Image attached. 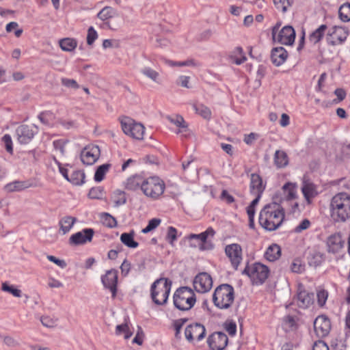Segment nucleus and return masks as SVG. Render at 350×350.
Returning <instances> with one entry per match:
<instances>
[{"label": "nucleus", "mask_w": 350, "mask_h": 350, "mask_svg": "<svg viewBox=\"0 0 350 350\" xmlns=\"http://www.w3.org/2000/svg\"><path fill=\"white\" fill-rule=\"evenodd\" d=\"M284 219V211L280 204L272 202L266 204L260 211L259 224L266 230L278 229Z\"/></svg>", "instance_id": "obj_1"}, {"label": "nucleus", "mask_w": 350, "mask_h": 350, "mask_svg": "<svg viewBox=\"0 0 350 350\" xmlns=\"http://www.w3.org/2000/svg\"><path fill=\"white\" fill-rule=\"evenodd\" d=\"M332 220L335 224H344L350 220V194L341 192L332 197L329 204Z\"/></svg>", "instance_id": "obj_2"}, {"label": "nucleus", "mask_w": 350, "mask_h": 350, "mask_svg": "<svg viewBox=\"0 0 350 350\" xmlns=\"http://www.w3.org/2000/svg\"><path fill=\"white\" fill-rule=\"evenodd\" d=\"M234 299V291L233 287L228 284L218 286L213 295L214 305L221 310L229 308Z\"/></svg>", "instance_id": "obj_3"}, {"label": "nucleus", "mask_w": 350, "mask_h": 350, "mask_svg": "<svg viewBox=\"0 0 350 350\" xmlns=\"http://www.w3.org/2000/svg\"><path fill=\"white\" fill-rule=\"evenodd\" d=\"M174 306L182 311L189 310L196 304V295L193 290L187 286L178 288L174 293Z\"/></svg>", "instance_id": "obj_4"}, {"label": "nucleus", "mask_w": 350, "mask_h": 350, "mask_svg": "<svg viewBox=\"0 0 350 350\" xmlns=\"http://www.w3.org/2000/svg\"><path fill=\"white\" fill-rule=\"evenodd\" d=\"M242 273L247 275L253 284H262L269 277V269L260 262H254L251 265L247 264Z\"/></svg>", "instance_id": "obj_5"}, {"label": "nucleus", "mask_w": 350, "mask_h": 350, "mask_svg": "<svg viewBox=\"0 0 350 350\" xmlns=\"http://www.w3.org/2000/svg\"><path fill=\"white\" fill-rule=\"evenodd\" d=\"M172 286V282L165 278L154 281V304L162 305L166 303Z\"/></svg>", "instance_id": "obj_6"}, {"label": "nucleus", "mask_w": 350, "mask_h": 350, "mask_svg": "<svg viewBox=\"0 0 350 350\" xmlns=\"http://www.w3.org/2000/svg\"><path fill=\"white\" fill-rule=\"evenodd\" d=\"M121 126L123 132L134 139L143 138L145 128L141 123L135 122L133 120L125 118L121 121Z\"/></svg>", "instance_id": "obj_7"}, {"label": "nucleus", "mask_w": 350, "mask_h": 350, "mask_svg": "<svg viewBox=\"0 0 350 350\" xmlns=\"http://www.w3.org/2000/svg\"><path fill=\"white\" fill-rule=\"evenodd\" d=\"M279 27L280 25H276L272 29V36L274 41L285 45L293 44L295 38L294 29L291 26H285L276 35Z\"/></svg>", "instance_id": "obj_8"}, {"label": "nucleus", "mask_w": 350, "mask_h": 350, "mask_svg": "<svg viewBox=\"0 0 350 350\" xmlns=\"http://www.w3.org/2000/svg\"><path fill=\"white\" fill-rule=\"evenodd\" d=\"M101 282L105 288L111 293L112 299H115L118 291V271L115 269L107 270L105 274L101 275Z\"/></svg>", "instance_id": "obj_9"}, {"label": "nucleus", "mask_w": 350, "mask_h": 350, "mask_svg": "<svg viewBox=\"0 0 350 350\" xmlns=\"http://www.w3.org/2000/svg\"><path fill=\"white\" fill-rule=\"evenodd\" d=\"M185 336L189 342L194 340L200 341L206 336L205 327L199 323H195L187 325L185 330Z\"/></svg>", "instance_id": "obj_10"}, {"label": "nucleus", "mask_w": 350, "mask_h": 350, "mask_svg": "<svg viewBox=\"0 0 350 350\" xmlns=\"http://www.w3.org/2000/svg\"><path fill=\"white\" fill-rule=\"evenodd\" d=\"M94 232L93 228H83L81 231L72 234L69 238L68 243L70 245L75 246L84 245L92 241Z\"/></svg>", "instance_id": "obj_11"}, {"label": "nucleus", "mask_w": 350, "mask_h": 350, "mask_svg": "<svg viewBox=\"0 0 350 350\" xmlns=\"http://www.w3.org/2000/svg\"><path fill=\"white\" fill-rule=\"evenodd\" d=\"M212 286V278L206 272L200 273L193 280V287L198 293H206L211 289Z\"/></svg>", "instance_id": "obj_12"}, {"label": "nucleus", "mask_w": 350, "mask_h": 350, "mask_svg": "<svg viewBox=\"0 0 350 350\" xmlns=\"http://www.w3.org/2000/svg\"><path fill=\"white\" fill-rule=\"evenodd\" d=\"M37 132V127L27 124H21L16 129L18 141L21 144H29Z\"/></svg>", "instance_id": "obj_13"}, {"label": "nucleus", "mask_w": 350, "mask_h": 350, "mask_svg": "<svg viewBox=\"0 0 350 350\" xmlns=\"http://www.w3.org/2000/svg\"><path fill=\"white\" fill-rule=\"evenodd\" d=\"M314 329L317 337L324 338L327 336L331 329L329 319L325 315H321L314 321Z\"/></svg>", "instance_id": "obj_14"}, {"label": "nucleus", "mask_w": 350, "mask_h": 350, "mask_svg": "<svg viewBox=\"0 0 350 350\" xmlns=\"http://www.w3.org/2000/svg\"><path fill=\"white\" fill-rule=\"evenodd\" d=\"M225 253L230 258L232 267L237 269L242 260V248L237 243L227 245L225 247Z\"/></svg>", "instance_id": "obj_15"}, {"label": "nucleus", "mask_w": 350, "mask_h": 350, "mask_svg": "<svg viewBox=\"0 0 350 350\" xmlns=\"http://www.w3.org/2000/svg\"><path fill=\"white\" fill-rule=\"evenodd\" d=\"M228 342V336L221 332L213 333L207 340V343L212 350H224Z\"/></svg>", "instance_id": "obj_16"}, {"label": "nucleus", "mask_w": 350, "mask_h": 350, "mask_svg": "<svg viewBox=\"0 0 350 350\" xmlns=\"http://www.w3.org/2000/svg\"><path fill=\"white\" fill-rule=\"evenodd\" d=\"M100 154L98 146H88L85 147L81 153V160L86 165H93L99 158Z\"/></svg>", "instance_id": "obj_17"}, {"label": "nucleus", "mask_w": 350, "mask_h": 350, "mask_svg": "<svg viewBox=\"0 0 350 350\" xmlns=\"http://www.w3.org/2000/svg\"><path fill=\"white\" fill-rule=\"evenodd\" d=\"M329 34L333 39L331 42L332 45L340 44L346 40L349 30L345 27L334 26Z\"/></svg>", "instance_id": "obj_18"}, {"label": "nucleus", "mask_w": 350, "mask_h": 350, "mask_svg": "<svg viewBox=\"0 0 350 350\" xmlns=\"http://www.w3.org/2000/svg\"><path fill=\"white\" fill-rule=\"evenodd\" d=\"M301 191L306 200L308 203H310V200L314 198L318 193L316 186L306 176L303 177Z\"/></svg>", "instance_id": "obj_19"}, {"label": "nucleus", "mask_w": 350, "mask_h": 350, "mask_svg": "<svg viewBox=\"0 0 350 350\" xmlns=\"http://www.w3.org/2000/svg\"><path fill=\"white\" fill-rule=\"evenodd\" d=\"M344 241L339 233L330 235L327 239V251L329 253L336 254L343 247Z\"/></svg>", "instance_id": "obj_20"}, {"label": "nucleus", "mask_w": 350, "mask_h": 350, "mask_svg": "<svg viewBox=\"0 0 350 350\" xmlns=\"http://www.w3.org/2000/svg\"><path fill=\"white\" fill-rule=\"evenodd\" d=\"M265 184L258 174L253 173L250 176V191L251 194H262L265 189Z\"/></svg>", "instance_id": "obj_21"}, {"label": "nucleus", "mask_w": 350, "mask_h": 350, "mask_svg": "<svg viewBox=\"0 0 350 350\" xmlns=\"http://www.w3.org/2000/svg\"><path fill=\"white\" fill-rule=\"evenodd\" d=\"M314 295L305 290L299 291L297 295V304L299 308H307L314 303Z\"/></svg>", "instance_id": "obj_22"}, {"label": "nucleus", "mask_w": 350, "mask_h": 350, "mask_svg": "<svg viewBox=\"0 0 350 350\" xmlns=\"http://www.w3.org/2000/svg\"><path fill=\"white\" fill-rule=\"evenodd\" d=\"M288 57V53L286 49L282 46L273 48L271 51V59L272 63L280 66L284 63Z\"/></svg>", "instance_id": "obj_23"}, {"label": "nucleus", "mask_w": 350, "mask_h": 350, "mask_svg": "<svg viewBox=\"0 0 350 350\" xmlns=\"http://www.w3.org/2000/svg\"><path fill=\"white\" fill-rule=\"evenodd\" d=\"M32 186L30 180H14L5 185V189L8 192L21 191Z\"/></svg>", "instance_id": "obj_24"}, {"label": "nucleus", "mask_w": 350, "mask_h": 350, "mask_svg": "<svg viewBox=\"0 0 350 350\" xmlns=\"http://www.w3.org/2000/svg\"><path fill=\"white\" fill-rule=\"evenodd\" d=\"M135 232L131 230L129 232H123L121 234L120 241L127 247L135 249L139 246V243L135 241Z\"/></svg>", "instance_id": "obj_25"}, {"label": "nucleus", "mask_w": 350, "mask_h": 350, "mask_svg": "<svg viewBox=\"0 0 350 350\" xmlns=\"http://www.w3.org/2000/svg\"><path fill=\"white\" fill-rule=\"evenodd\" d=\"M144 177L140 175L135 174L126 179L125 183V189L131 191H135L140 188Z\"/></svg>", "instance_id": "obj_26"}, {"label": "nucleus", "mask_w": 350, "mask_h": 350, "mask_svg": "<svg viewBox=\"0 0 350 350\" xmlns=\"http://www.w3.org/2000/svg\"><path fill=\"white\" fill-rule=\"evenodd\" d=\"M281 256V248L277 244L271 245L265 254V257L270 262H273L278 259Z\"/></svg>", "instance_id": "obj_27"}, {"label": "nucleus", "mask_w": 350, "mask_h": 350, "mask_svg": "<svg viewBox=\"0 0 350 350\" xmlns=\"http://www.w3.org/2000/svg\"><path fill=\"white\" fill-rule=\"evenodd\" d=\"M85 174L83 170H74L70 175L68 182L73 185L80 186L85 183Z\"/></svg>", "instance_id": "obj_28"}, {"label": "nucleus", "mask_w": 350, "mask_h": 350, "mask_svg": "<svg viewBox=\"0 0 350 350\" xmlns=\"http://www.w3.org/2000/svg\"><path fill=\"white\" fill-rule=\"evenodd\" d=\"M274 163L279 168L286 167L288 163L287 154L282 150H276L274 154Z\"/></svg>", "instance_id": "obj_29"}, {"label": "nucleus", "mask_w": 350, "mask_h": 350, "mask_svg": "<svg viewBox=\"0 0 350 350\" xmlns=\"http://www.w3.org/2000/svg\"><path fill=\"white\" fill-rule=\"evenodd\" d=\"M59 46L64 51L70 52L77 46V41L75 38H65L61 39L59 42Z\"/></svg>", "instance_id": "obj_30"}, {"label": "nucleus", "mask_w": 350, "mask_h": 350, "mask_svg": "<svg viewBox=\"0 0 350 350\" xmlns=\"http://www.w3.org/2000/svg\"><path fill=\"white\" fill-rule=\"evenodd\" d=\"M76 221L75 217L66 216L62 218L59 222L60 229L66 234L70 231Z\"/></svg>", "instance_id": "obj_31"}, {"label": "nucleus", "mask_w": 350, "mask_h": 350, "mask_svg": "<svg viewBox=\"0 0 350 350\" xmlns=\"http://www.w3.org/2000/svg\"><path fill=\"white\" fill-rule=\"evenodd\" d=\"M327 28V27L326 25H321L310 35V41L313 44H317L319 42L323 37Z\"/></svg>", "instance_id": "obj_32"}, {"label": "nucleus", "mask_w": 350, "mask_h": 350, "mask_svg": "<svg viewBox=\"0 0 350 350\" xmlns=\"http://www.w3.org/2000/svg\"><path fill=\"white\" fill-rule=\"evenodd\" d=\"M110 167L111 164L109 163H104L99 165L96 168L94 173V180L97 183L101 182L104 179L106 173L108 172Z\"/></svg>", "instance_id": "obj_33"}, {"label": "nucleus", "mask_w": 350, "mask_h": 350, "mask_svg": "<svg viewBox=\"0 0 350 350\" xmlns=\"http://www.w3.org/2000/svg\"><path fill=\"white\" fill-rule=\"evenodd\" d=\"M286 198L288 200H293L297 197V185L295 183H287L282 187Z\"/></svg>", "instance_id": "obj_34"}, {"label": "nucleus", "mask_w": 350, "mask_h": 350, "mask_svg": "<svg viewBox=\"0 0 350 350\" xmlns=\"http://www.w3.org/2000/svg\"><path fill=\"white\" fill-rule=\"evenodd\" d=\"M324 255L323 254L319 252H313L310 254L308 258V264L310 266H313L317 267L321 265V263L324 261Z\"/></svg>", "instance_id": "obj_35"}, {"label": "nucleus", "mask_w": 350, "mask_h": 350, "mask_svg": "<svg viewBox=\"0 0 350 350\" xmlns=\"http://www.w3.org/2000/svg\"><path fill=\"white\" fill-rule=\"evenodd\" d=\"M38 118L43 124L50 126L53 122L55 115L51 111H44L40 113Z\"/></svg>", "instance_id": "obj_36"}, {"label": "nucleus", "mask_w": 350, "mask_h": 350, "mask_svg": "<svg viewBox=\"0 0 350 350\" xmlns=\"http://www.w3.org/2000/svg\"><path fill=\"white\" fill-rule=\"evenodd\" d=\"M193 108L196 112L201 116L203 118L209 120L211 118V109L203 104L200 105H193Z\"/></svg>", "instance_id": "obj_37"}, {"label": "nucleus", "mask_w": 350, "mask_h": 350, "mask_svg": "<svg viewBox=\"0 0 350 350\" xmlns=\"http://www.w3.org/2000/svg\"><path fill=\"white\" fill-rule=\"evenodd\" d=\"M115 206L118 207L126 202V193L120 189H116L113 193Z\"/></svg>", "instance_id": "obj_38"}, {"label": "nucleus", "mask_w": 350, "mask_h": 350, "mask_svg": "<svg viewBox=\"0 0 350 350\" xmlns=\"http://www.w3.org/2000/svg\"><path fill=\"white\" fill-rule=\"evenodd\" d=\"M294 2V0H273L274 5L277 10L285 13L288 11Z\"/></svg>", "instance_id": "obj_39"}, {"label": "nucleus", "mask_w": 350, "mask_h": 350, "mask_svg": "<svg viewBox=\"0 0 350 350\" xmlns=\"http://www.w3.org/2000/svg\"><path fill=\"white\" fill-rule=\"evenodd\" d=\"M165 189V182L158 176H154V199L161 196Z\"/></svg>", "instance_id": "obj_40"}, {"label": "nucleus", "mask_w": 350, "mask_h": 350, "mask_svg": "<svg viewBox=\"0 0 350 350\" xmlns=\"http://www.w3.org/2000/svg\"><path fill=\"white\" fill-rule=\"evenodd\" d=\"M115 14V10L109 6H105L98 14L97 17L105 21L112 18Z\"/></svg>", "instance_id": "obj_41"}, {"label": "nucleus", "mask_w": 350, "mask_h": 350, "mask_svg": "<svg viewBox=\"0 0 350 350\" xmlns=\"http://www.w3.org/2000/svg\"><path fill=\"white\" fill-rule=\"evenodd\" d=\"M339 17L343 22L350 21V3H345L342 5L338 10Z\"/></svg>", "instance_id": "obj_42"}, {"label": "nucleus", "mask_w": 350, "mask_h": 350, "mask_svg": "<svg viewBox=\"0 0 350 350\" xmlns=\"http://www.w3.org/2000/svg\"><path fill=\"white\" fill-rule=\"evenodd\" d=\"M104 194L105 191L103 187L98 186L92 187L89 191L88 196L90 199L101 200L103 199Z\"/></svg>", "instance_id": "obj_43"}, {"label": "nucleus", "mask_w": 350, "mask_h": 350, "mask_svg": "<svg viewBox=\"0 0 350 350\" xmlns=\"http://www.w3.org/2000/svg\"><path fill=\"white\" fill-rule=\"evenodd\" d=\"M331 350H346L347 345L342 338L336 337L331 340Z\"/></svg>", "instance_id": "obj_44"}, {"label": "nucleus", "mask_w": 350, "mask_h": 350, "mask_svg": "<svg viewBox=\"0 0 350 350\" xmlns=\"http://www.w3.org/2000/svg\"><path fill=\"white\" fill-rule=\"evenodd\" d=\"M1 288L3 291L8 292L16 297H21V294H22L21 291L20 289L17 288L14 285H10L7 282H3V283H2Z\"/></svg>", "instance_id": "obj_45"}, {"label": "nucleus", "mask_w": 350, "mask_h": 350, "mask_svg": "<svg viewBox=\"0 0 350 350\" xmlns=\"http://www.w3.org/2000/svg\"><path fill=\"white\" fill-rule=\"evenodd\" d=\"M168 120L176 125L177 127L180 129H186L187 127V124L185 122L183 116L180 115H175L173 116L167 117Z\"/></svg>", "instance_id": "obj_46"}, {"label": "nucleus", "mask_w": 350, "mask_h": 350, "mask_svg": "<svg viewBox=\"0 0 350 350\" xmlns=\"http://www.w3.org/2000/svg\"><path fill=\"white\" fill-rule=\"evenodd\" d=\"M102 219L104 225L108 228H113L118 225L116 218L108 213H103L102 214Z\"/></svg>", "instance_id": "obj_47"}, {"label": "nucleus", "mask_w": 350, "mask_h": 350, "mask_svg": "<svg viewBox=\"0 0 350 350\" xmlns=\"http://www.w3.org/2000/svg\"><path fill=\"white\" fill-rule=\"evenodd\" d=\"M291 270L293 273H301L305 270V265L299 258L293 260L291 265Z\"/></svg>", "instance_id": "obj_48"}, {"label": "nucleus", "mask_w": 350, "mask_h": 350, "mask_svg": "<svg viewBox=\"0 0 350 350\" xmlns=\"http://www.w3.org/2000/svg\"><path fill=\"white\" fill-rule=\"evenodd\" d=\"M148 180L143 178L140 189L146 196L153 197V187Z\"/></svg>", "instance_id": "obj_49"}, {"label": "nucleus", "mask_w": 350, "mask_h": 350, "mask_svg": "<svg viewBox=\"0 0 350 350\" xmlns=\"http://www.w3.org/2000/svg\"><path fill=\"white\" fill-rule=\"evenodd\" d=\"M167 64L170 66H198V64L196 63L193 59H187L183 62H174L167 61Z\"/></svg>", "instance_id": "obj_50"}, {"label": "nucleus", "mask_w": 350, "mask_h": 350, "mask_svg": "<svg viewBox=\"0 0 350 350\" xmlns=\"http://www.w3.org/2000/svg\"><path fill=\"white\" fill-rule=\"evenodd\" d=\"M284 326L286 330L293 331L297 328V323L295 317L286 316L284 319Z\"/></svg>", "instance_id": "obj_51"}, {"label": "nucleus", "mask_w": 350, "mask_h": 350, "mask_svg": "<svg viewBox=\"0 0 350 350\" xmlns=\"http://www.w3.org/2000/svg\"><path fill=\"white\" fill-rule=\"evenodd\" d=\"M317 303L320 307L323 306L328 297V293L324 289H320L317 291Z\"/></svg>", "instance_id": "obj_52"}, {"label": "nucleus", "mask_w": 350, "mask_h": 350, "mask_svg": "<svg viewBox=\"0 0 350 350\" xmlns=\"http://www.w3.org/2000/svg\"><path fill=\"white\" fill-rule=\"evenodd\" d=\"M98 38V33L93 27H90L88 29L87 44L90 46L92 45L95 40Z\"/></svg>", "instance_id": "obj_53"}, {"label": "nucleus", "mask_w": 350, "mask_h": 350, "mask_svg": "<svg viewBox=\"0 0 350 350\" xmlns=\"http://www.w3.org/2000/svg\"><path fill=\"white\" fill-rule=\"evenodd\" d=\"M2 142L4 143L6 151L12 154H13V144L12 137L9 134H5L2 137Z\"/></svg>", "instance_id": "obj_54"}, {"label": "nucleus", "mask_w": 350, "mask_h": 350, "mask_svg": "<svg viewBox=\"0 0 350 350\" xmlns=\"http://www.w3.org/2000/svg\"><path fill=\"white\" fill-rule=\"evenodd\" d=\"M68 141L63 139H59L54 140L53 142V145L54 148L56 150H59L61 154L63 155L65 152V146L67 144Z\"/></svg>", "instance_id": "obj_55"}, {"label": "nucleus", "mask_w": 350, "mask_h": 350, "mask_svg": "<svg viewBox=\"0 0 350 350\" xmlns=\"http://www.w3.org/2000/svg\"><path fill=\"white\" fill-rule=\"evenodd\" d=\"M177 230L172 226L168 227L166 239L171 245H173L174 241L177 239Z\"/></svg>", "instance_id": "obj_56"}, {"label": "nucleus", "mask_w": 350, "mask_h": 350, "mask_svg": "<svg viewBox=\"0 0 350 350\" xmlns=\"http://www.w3.org/2000/svg\"><path fill=\"white\" fill-rule=\"evenodd\" d=\"M234 53L240 55V57H236L234 59V63L237 65H240L246 61L247 58L244 55L243 49L241 47H237Z\"/></svg>", "instance_id": "obj_57"}, {"label": "nucleus", "mask_w": 350, "mask_h": 350, "mask_svg": "<svg viewBox=\"0 0 350 350\" xmlns=\"http://www.w3.org/2000/svg\"><path fill=\"white\" fill-rule=\"evenodd\" d=\"M62 84L67 88H70L72 89H78L79 88L77 82L72 79L62 78Z\"/></svg>", "instance_id": "obj_58"}, {"label": "nucleus", "mask_w": 350, "mask_h": 350, "mask_svg": "<svg viewBox=\"0 0 350 350\" xmlns=\"http://www.w3.org/2000/svg\"><path fill=\"white\" fill-rule=\"evenodd\" d=\"M310 226V221L308 219H304L302 220L299 225H297L295 228V232L297 233H299L303 230L308 229Z\"/></svg>", "instance_id": "obj_59"}, {"label": "nucleus", "mask_w": 350, "mask_h": 350, "mask_svg": "<svg viewBox=\"0 0 350 350\" xmlns=\"http://www.w3.org/2000/svg\"><path fill=\"white\" fill-rule=\"evenodd\" d=\"M47 259L61 267L62 269H64L66 267V262L64 260L59 259L56 258L54 256L52 255H47L46 256Z\"/></svg>", "instance_id": "obj_60"}, {"label": "nucleus", "mask_w": 350, "mask_h": 350, "mask_svg": "<svg viewBox=\"0 0 350 350\" xmlns=\"http://www.w3.org/2000/svg\"><path fill=\"white\" fill-rule=\"evenodd\" d=\"M220 198H221V200L226 202L228 204H231V203L234 202V197L232 195H230L228 192V191H226L225 189H224L221 191V196H220Z\"/></svg>", "instance_id": "obj_61"}, {"label": "nucleus", "mask_w": 350, "mask_h": 350, "mask_svg": "<svg viewBox=\"0 0 350 350\" xmlns=\"http://www.w3.org/2000/svg\"><path fill=\"white\" fill-rule=\"evenodd\" d=\"M131 265L130 262H129L126 259H124L122 263L120 265V269L122 275L126 276L130 271Z\"/></svg>", "instance_id": "obj_62"}, {"label": "nucleus", "mask_w": 350, "mask_h": 350, "mask_svg": "<svg viewBox=\"0 0 350 350\" xmlns=\"http://www.w3.org/2000/svg\"><path fill=\"white\" fill-rule=\"evenodd\" d=\"M190 77L187 76H180L176 81L178 85H181L182 87L189 88V83Z\"/></svg>", "instance_id": "obj_63"}, {"label": "nucleus", "mask_w": 350, "mask_h": 350, "mask_svg": "<svg viewBox=\"0 0 350 350\" xmlns=\"http://www.w3.org/2000/svg\"><path fill=\"white\" fill-rule=\"evenodd\" d=\"M312 350H330L329 347L323 340L314 342Z\"/></svg>", "instance_id": "obj_64"}]
</instances>
